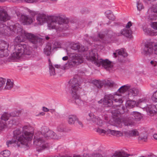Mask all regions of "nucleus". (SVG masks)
Returning a JSON list of instances; mask_svg holds the SVG:
<instances>
[{
	"label": "nucleus",
	"mask_w": 157,
	"mask_h": 157,
	"mask_svg": "<svg viewBox=\"0 0 157 157\" xmlns=\"http://www.w3.org/2000/svg\"><path fill=\"white\" fill-rule=\"evenodd\" d=\"M76 121L78 124V125H79V126L81 127H82L83 125L82 122L80 121L78 118H77V119Z\"/></svg>",
	"instance_id": "obj_49"
},
{
	"label": "nucleus",
	"mask_w": 157,
	"mask_h": 157,
	"mask_svg": "<svg viewBox=\"0 0 157 157\" xmlns=\"http://www.w3.org/2000/svg\"><path fill=\"white\" fill-rule=\"evenodd\" d=\"M10 152L9 151L5 150L1 152L0 153V155L3 157H8L10 155Z\"/></svg>",
	"instance_id": "obj_35"
},
{
	"label": "nucleus",
	"mask_w": 157,
	"mask_h": 157,
	"mask_svg": "<svg viewBox=\"0 0 157 157\" xmlns=\"http://www.w3.org/2000/svg\"><path fill=\"white\" fill-rule=\"evenodd\" d=\"M111 112L113 115L117 117H118L120 114L123 113V112H121L119 111L118 109L117 110H112Z\"/></svg>",
	"instance_id": "obj_37"
},
{
	"label": "nucleus",
	"mask_w": 157,
	"mask_h": 157,
	"mask_svg": "<svg viewBox=\"0 0 157 157\" xmlns=\"http://www.w3.org/2000/svg\"><path fill=\"white\" fill-rule=\"evenodd\" d=\"M153 137L155 139L157 140V133L153 134Z\"/></svg>",
	"instance_id": "obj_57"
},
{
	"label": "nucleus",
	"mask_w": 157,
	"mask_h": 157,
	"mask_svg": "<svg viewBox=\"0 0 157 157\" xmlns=\"http://www.w3.org/2000/svg\"><path fill=\"white\" fill-rule=\"evenodd\" d=\"M76 116L74 115H69L68 117V122L70 124H73L77 119Z\"/></svg>",
	"instance_id": "obj_28"
},
{
	"label": "nucleus",
	"mask_w": 157,
	"mask_h": 157,
	"mask_svg": "<svg viewBox=\"0 0 157 157\" xmlns=\"http://www.w3.org/2000/svg\"><path fill=\"white\" fill-rule=\"evenodd\" d=\"M57 130L58 131L60 132H62L63 131V128L61 126V128L60 127H58L57 128Z\"/></svg>",
	"instance_id": "obj_54"
},
{
	"label": "nucleus",
	"mask_w": 157,
	"mask_h": 157,
	"mask_svg": "<svg viewBox=\"0 0 157 157\" xmlns=\"http://www.w3.org/2000/svg\"><path fill=\"white\" fill-rule=\"evenodd\" d=\"M36 20L38 24L41 25L47 22L50 29H55L57 31L66 30L69 27L67 25L68 20L60 16H46L44 14L38 15Z\"/></svg>",
	"instance_id": "obj_2"
},
{
	"label": "nucleus",
	"mask_w": 157,
	"mask_h": 157,
	"mask_svg": "<svg viewBox=\"0 0 157 157\" xmlns=\"http://www.w3.org/2000/svg\"><path fill=\"white\" fill-rule=\"evenodd\" d=\"M9 46V44L3 40L0 44V56L2 57L4 56V52L6 50H8Z\"/></svg>",
	"instance_id": "obj_19"
},
{
	"label": "nucleus",
	"mask_w": 157,
	"mask_h": 157,
	"mask_svg": "<svg viewBox=\"0 0 157 157\" xmlns=\"http://www.w3.org/2000/svg\"><path fill=\"white\" fill-rule=\"evenodd\" d=\"M97 132L98 133L101 134L104 133L105 134L106 132H107V130L105 131L104 129H101L100 128H98L97 129Z\"/></svg>",
	"instance_id": "obj_43"
},
{
	"label": "nucleus",
	"mask_w": 157,
	"mask_h": 157,
	"mask_svg": "<svg viewBox=\"0 0 157 157\" xmlns=\"http://www.w3.org/2000/svg\"><path fill=\"white\" fill-rule=\"evenodd\" d=\"M146 111L148 114L152 116L153 114L157 112V108L154 105H147L146 108Z\"/></svg>",
	"instance_id": "obj_20"
},
{
	"label": "nucleus",
	"mask_w": 157,
	"mask_h": 157,
	"mask_svg": "<svg viewBox=\"0 0 157 157\" xmlns=\"http://www.w3.org/2000/svg\"><path fill=\"white\" fill-rule=\"evenodd\" d=\"M40 116H43L45 115V113L44 112H41L39 113Z\"/></svg>",
	"instance_id": "obj_58"
},
{
	"label": "nucleus",
	"mask_w": 157,
	"mask_h": 157,
	"mask_svg": "<svg viewBox=\"0 0 157 157\" xmlns=\"http://www.w3.org/2000/svg\"><path fill=\"white\" fill-rule=\"evenodd\" d=\"M140 90L136 87H132L130 85V88L128 91V97L129 98H134L139 94Z\"/></svg>",
	"instance_id": "obj_15"
},
{
	"label": "nucleus",
	"mask_w": 157,
	"mask_h": 157,
	"mask_svg": "<svg viewBox=\"0 0 157 157\" xmlns=\"http://www.w3.org/2000/svg\"><path fill=\"white\" fill-rule=\"evenodd\" d=\"M125 135L129 136H137L139 134L138 131L136 129L128 130L124 132Z\"/></svg>",
	"instance_id": "obj_27"
},
{
	"label": "nucleus",
	"mask_w": 157,
	"mask_h": 157,
	"mask_svg": "<svg viewBox=\"0 0 157 157\" xmlns=\"http://www.w3.org/2000/svg\"><path fill=\"white\" fill-rule=\"evenodd\" d=\"M129 155L125 152L116 151L111 157H127Z\"/></svg>",
	"instance_id": "obj_25"
},
{
	"label": "nucleus",
	"mask_w": 157,
	"mask_h": 157,
	"mask_svg": "<svg viewBox=\"0 0 157 157\" xmlns=\"http://www.w3.org/2000/svg\"><path fill=\"white\" fill-rule=\"evenodd\" d=\"M14 41V45L10 47V48L14 49L12 57L16 59H19L23 55H30L31 54V47L25 44H21L17 41Z\"/></svg>",
	"instance_id": "obj_6"
},
{
	"label": "nucleus",
	"mask_w": 157,
	"mask_h": 157,
	"mask_svg": "<svg viewBox=\"0 0 157 157\" xmlns=\"http://www.w3.org/2000/svg\"><path fill=\"white\" fill-rule=\"evenodd\" d=\"M60 66L59 65H58V64H56L55 65V67L57 68H60Z\"/></svg>",
	"instance_id": "obj_59"
},
{
	"label": "nucleus",
	"mask_w": 157,
	"mask_h": 157,
	"mask_svg": "<svg viewBox=\"0 0 157 157\" xmlns=\"http://www.w3.org/2000/svg\"><path fill=\"white\" fill-rule=\"evenodd\" d=\"M68 56H65L64 57H63L62 58V59L64 61L67 60L68 59Z\"/></svg>",
	"instance_id": "obj_56"
},
{
	"label": "nucleus",
	"mask_w": 157,
	"mask_h": 157,
	"mask_svg": "<svg viewBox=\"0 0 157 157\" xmlns=\"http://www.w3.org/2000/svg\"><path fill=\"white\" fill-rule=\"evenodd\" d=\"M69 86L72 91L71 95L73 99L75 100V102L78 105L83 106L86 105V102L79 99V90L81 88L78 79L75 77L71 79L68 82Z\"/></svg>",
	"instance_id": "obj_7"
},
{
	"label": "nucleus",
	"mask_w": 157,
	"mask_h": 157,
	"mask_svg": "<svg viewBox=\"0 0 157 157\" xmlns=\"http://www.w3.org/2000/svg\"><path fill=\"white\" fill-rule=\"evenodd\" d=\"M45 39H46V40L49 39L50 38L49 37H48V36H45Z\"/></svg>",
	"instance_id": "obj_63"
},
{
	"label": "nucleus",
	"mask_w": 157,
	"mask_h": 157,
	"mask_svg": "<svg viewBox=\"0 0 157 157\" xmlns=\"http://www.w3.org/2000/svg\"><path fill=\"white\" fill-rule=\"evenodd\" d=\"M149 157H156L155 155H149Z\"/></svg>",
	"instance_id": "obj_62"
},
{
	"label": "nucleus",
	"mask_w": 157,
	"mask_h": 157,
	"mask_svg": "<svg viewBox=\"0 0 157 157\" xmlns=\"http://www.w3.org/2000/svg\"><path fill=\"white\" fill-rule=\"evenodd\" d=\"M132 25V23L131 21H129L125 27L127 29L129 28Z\"/></svg>",
	"instance_id": "obj_47"
},
{
	"label": "nucleus",
	"mask_w": 157,
	"mask_h": 157,
	"mask_svg": "<svg viewBox=\"0 0 157 157\" xmlns=\"http://www.w3.org/2000/svg\"><path fill=\"white\" fill-rule=\"evenodd\" d=\"M107 17L110 20H113L115 19V17L113 13L107 16Z\"/></svg>",
	"instance_id": "obj_45"
},
{
	"label": "nucleus",
	"mask_w": 157,
	"mask_h": 157,
	"mask_svg": "<svg viewBox=\"0 0 157 157\" xmlns=\"http://www.w3.org/2000/svg\"><path fill=\"white\" fill-rule=\"evenodd\" d=\"M130 88V85L128 84L124 85L121 86L117 91L113 94H110L106 95L105 97V101L104 104L107 106H112L113 103L118 104L117 105L119 106L123 102L122 96L121 94H124Z\"/></svg>",
	"instance_id": "obj_4"
},
{
	"label": "nucleus",
	"mask_w": 157,
	"mask_h": 157,
	"mask_svg": "<svg viewBox=\"0 0 157 157\" xmlns=\"http://www.w3.org/2000/svg\"><path fill=\"white\" fill-rule=\"evenodd\" d=\"M21 132L22 131L21 129L20 128L17 129L14 131L13 132V138H14V139H16L17 140L19 137L21 136V135H20L21 133Z\"/></svg>",
	"instance_id": "obj_29"
},
{
	"label": "nucleus",
	"mask_w": 157,
	"mask_h": 157,
	"mask_svg": "<svg viewBox=\"0 0 157 157\" xmlns=\"http://www.w3.org/2000/svg\"><path fill=\"white\" fill-rule=\"evenodd\" d=\"M106 42H110V43H115L117 45H118L121 43L120 40H105Z\"/></svg>",
	"instance_id": "obj_38"
},
{
	"label": "nucleus",
	"mask_w": 157,
	"mask_h": 157,
	"mask_svg": "<svg viewBox=\"0 0 157 157\" xmlns=\"http://www.w3.org/2000/svg\"><path fill=\"white\" fill-rule=\"evenodd\" d=\"M21 19L25 25H29L33 22V18L26 15H22Z\"/></svg>",
	"instance_id": "obj_22"
},
{
	"label": "nucleus",
	"mask_w": 157,
	"mask_h": 157,
	"mask_svg": "<svg viewBox=\"0 0 157 157\" xmlns=\"http://www.w3.org/2000/svg\"><path fill=\"white\" fill-rule=\"evenodd\" d=\"M19 121L18 119H17L15 118H13L10 120L9 121L8 126L9 127H11L13 125H17Z\"/></svg>",
	"instance_id": "obj_31"
},
{
	"label": "nucleus",
	"mask_w": 157,
	"mask_h": 157,
	"mask_svg": "<svg viewBox=\"0 0 157 157\" xmlns=\"http://www.w3.org/2000/svg\"><path fill=\"white\" fill-rule=\"evenodd\" d=\"M83 61V59L81 56L76 54L75 57L71 60H69L63 66L64 69H68L78 65Z\"/></svg>",
	"instance_id": "obj_11"
},
{
	"label": "nucleus",
	"mask_w": 157,
	"mask_h": 157,
	"mask_svg": "<svg viewBox=\"0 0 157 157\" xmlns=\"http://www.w3.org/2000/svg\"><path fill=\"white\" fill-rule=\"evenodd\" d=\"M107 132L109 134H110L112 135L117 137L123 135L121 131L110 129L107 130Z\"/></svg>",
	"instance_id": "obj_26"
},
{
	"label": "nucleus",
	"mask_w": 157,
	"mask_h": 157,
	"mask_svg": "<svg viewBox=\"0 0 157 157\" xmlns=\"http://www.w3.org/2000/svg\"><path fill=\"white\" fill-rule=\"evenodd\" d=\"M73 157H83L82 156H81V155H74Z\"/></svg>",
	"instance_id": "obj_60"
},
{
	"label": "nucleus",
	"mask_w": 157,
	"mask_h": 157,
	"mask_svg": "<svg viewBox=\"0 0 157 157\" xmlns=\"http://www.w3.org/2000/svg\"><path fill=\"white\" fill-rule=\"evenodd\" d=\"M10 16L4 10H0V34L2 35L11 36L17 34L18 35L15 39H44L41 35H36L32 33L24 31L18 24H14L10 21L6 23L10 20Z\"/></svg>",
	"instance_id": "obj_1"
},
{
	"label": "nucleus",
	"mask_w": 157,
	"mask_h": 157,
	"mask_svg": "<svg viewBox=\"0 0 157 157\" xmlns=\"http://www.w3.org/2000/svg\"><path fill=\"white\" fill-rule=\"evenodd\" d=\"M108 94H107V95ZM107 95H105L104 97V99H101L100 100L98 101V103H99V104H101V103H103V105H104V106H105V107H111V106H113V107H114V104H113L114 105H112V106H107L105 104H104V102L105 101V96Z\"/></svg>",
	"instance_id": "obj_41"
},
{
	"label": "nucleus",
	"mask_w": 157,
	"mask_h": 157,
	"mask_svg": "<svg viewBox=\"0 0 157 157\" xmlns=\"http://www.w3.org/2000/svg\"><path fill=\"white\" fill-rule=\"evenodd\" d=\"M117 53L119 55L118 60L121 62H122L124 58L127 56V54L124 48H122L116 50V52L113 53L114 57H117Z\"/></svg>",
	"instance_id": "obj_14"
},
{
	"label": "nucleus",
	"mask_w": 157,
	"mask_h": 157,
	"mask_svg": "<svg viewBox=\"0 0 157 157\" xmlns=\"http://www.w3.org/2000/svg\"><path fill=\"white\" fill-rule=\"evenodd\" d=\"M147 137L146 135H145L144 136H140L139 137V140H142L144 141H145L147 139Z\"/></svg>",
	"instance_id": "obj_44"
},
{
	"label": "nucleus",
	"mask_w": 157,
	"mask_h": 157,
	"mask_svg": "<svg viewBox=\"0 0 157 157\" xmlns=\"http://www.w3.org/2000/svg\"><path fill=\"white\" fill-rule=\"evenodd\" d=\"M21 112V111L20 110H18L11 113L4 112L2 114L0 118V132L7 127L6 121L9 120L10 117L11 116L13 117L18 116Z\"/></svg>",
	"instance_id": "obj_10"
},
{
	"label": "nucleus",
	"mask_w": 157,
	"mask_h": 157,
	"mask_svg": "<svg viewBox=\"0 0 157 157\" xmlns=\"http://www.w3.org/2000/svg\"><path fill=\"white\" fill-rule=\"evenodd\" d=\"M29 12L30 13L31 15L33 16H34L36 14V12L30 10L29 11Z\"/></svg>",
	"instance_id": "obj_52"
},
{
	"label": "nucleus",
	"mask_w": 157,
	"mask_h": 157,
	"mask_svg": "<svg viewBox=\"0 0 157 157\" xmlns=\"http://www.w3.org/2000/svg\"><path fill=\"white\" fill-rule=\"evenodd\" d=\"M132 120L128 119V120H122L119 118H113V122L112 123H110L112 125L116 126L117 127H121L122 124L126 126L132 125H133V120H136V121L140 120L142 118V116L140 113L138 112L133 111L131 113Z\"/></svg>",
	"instance_id": "obj_8"
},
{
	"label": "nucleus",
	"mask_w": 157,
	"mask_h": 157,
	"mask_svg": "<svg viewBox=\"0 0 157 157\" xmlns=\"http://www.w3.org/2000/svg\"><path fill=\"white\" fill-rule=\"evenodd\" d=\"M13 86V83L10 79H8L6 83V86L5 88L6 89H10Z\"/></svg>",
	"instance_id": "obj_32"
},
{
	"label": "nucleus",
	"mask_w": 157,
	"mask_h": 157,
	"mask_svg": "<svg viewBox=\"0 0 157 157\" xmlns=\"http://www.w3.org/2000/svg\"><path fill=\"white\" fill-rule=\"evenodd\" d=\"M121 34L126 37L131 38L132 37V31L130 30L124 28L120 31Z\"/></svg>",
	"instance_id": "obj_23"
},
{
	"label": "nucleus",
	"mask_w": 157,
	"mask_h": 157,
	"mask_svg": "<svg viewBox=\"0 0 157 157\" xmlns=\"http://www.w3.org/2000/svg\"><path fill=\"white\" fill-rule=\"evenodd\" d=\"M70 47L72 49L78 50L79 52H83L87 50V48H85L79 43H72L71 44Z\"/></svg>",
	"instance_id": "obj_17"
},
{
	"label": "nucleus",
	"mask_w": 157,
	"mask_h": 157,
	"mask_svg": "<svg viewBox=\"0 0 157 157\" xmlns=\"http://www.w3.org/2000/svg\"><path fill=\"white\" fill-rule=\"evenodd\" d=\"M93 83L97 87L100 88L104 84V81L95 80L93 81Z\"/></svg>",
	"instance_id": "obj_30"
},
{
	"label": "nucleus",
	"mask_w": 157,
	"mask_h": 157,
	"mask_svg": "<svg viewBox=\"0 0 157 157\" xmlns=\"http://www.w3.org/2000/svg\"><path fill=\"white\" fill-rule=\"evenodd\" d=\"M33 128L29 124H26L22 128V133L19 137V143L27 146L32 139L34 135Z\"/></svg>",
	"instance_id": "obj_9"
},
{
	"label": "nucleus",
	"mask_w": 157,
	"mask_h": 157,
	"mask_svg": "<svg viewBox=\"0 0 157 157\" xmlns=\"http://www.w3.org/2000/svg\"><path fill=\"white\" fill-rule=\"evenodd\" d=\"M146 1V2H153L154 1H155V0H145Z\"/></svg>",
	"instance_id": "obj_64"
},
{
	"label": "nucleus",
	"mask_w": 157,
	"mask_h": 157,
	"mask_svg": "<svg viewBox=\"0 0 157 157\" xmlns=\"http://www.w3.org/2000/svg\"><path fill=\"white\" fill-rule=\"evenodd\" d=\"M49 109H48L45 107H42V110L43 111L45 112H48L49 111Z\"/></svg>",
	"instance_id": "obj_51"
},
{
	"label": "nucleus",
	"mask_w": 157,
	"mask_h": 157,
	"mask_svg": "<svg viewBox=\"0 0 157 157\" xmlns=\"http://www.w3.org/2000/svg\"><path fill=\"white\" fill-rule=\"evenodd\" d=\"M147 100L145 98L139 99L137 101V106H139L142 103H145Z\"/></svg>",
	"instance_id": "obj_34"
},
{
	"label": "nucleus",
	"mask_w": 157,
	"mask_h": 157,
	"mask_svg": "<svg viewBox=\"0 0 157 157\" xmlns=\"http://www.w3.org/2000/svg\"><path fill=\"white\" fill-rule=\"evenodd\" d=\"M112 13V11L110 10H107L105 12V14L106 17L107 16L109 15Z\"/></svg>",
	"instance_id": "obj_48"
},
{
	"label": "nucleus",
	"mask_w": 157,
	"mask_h": 157,
	"mask_svg": "<svg viewBox=\"0 0 157 157\" xmlns=\"http://www.w3.org/2000/svg\"><path fill=\"white\" fill-rule=\"evenodd\" d=\"M19 137L17 140L16 139H14V138H13V137L12 140L7 141L6 143L7 146L9 147L13 145L14 146H16L17 145L18 147H20L22 145H25L23 143H19Z\"/></svg>",
	"instance_id": "obj_18"
},
{
	"label": "nucleus",
	"mask_w": 157,
	"mask_h": 157,
	"mask_svg": "<svg viewBox=\"0 0 157 157\" xmlns=\"http://www.w3.org/2000/svg\"><path fill=\"white\" fill-rule=\"evenodd\" d=\"M86 118L87 120L93 121L100 126L102 124V121L100 118L95 117L92 113H89Z\"/></svg>",
	"instance_id": "obj_16"
},
{
	"label": "nucleus",
	"mask_w": 157,
	"mask_h": 157,
	"mask_svg": "<svg viewBox=\"0 0 157 157\" xmlns=\"http://www.w3.org/2000/svg\"><path fill=\"white\" fill-rule=\"evenodd\" d=\"M53 68L54 69H49L50 74L51 75H54L55 74V70L54 68L53 67Z\"/></svg>",
	"instance_id": "obj_46"
},
{
	"label": "nucleus",
	"mask_w": 157,
	"mask_h": 157,
	"mask_svg": "<svg viewBox=\"0 0 157 157\" xmlns=\"http://www.w3.org/2000/svg\"><path fill=\"white\" fill-rule=\"evenodd\" d=\"M151 64L154 66H155L157 65V63L155 61H151L150 62Z\"/></svg>",
	"instance_id": "obj_53"
},
{
	"label": "nucleus",
	"mask_w": 157,
	"mask_h": 157,
	"mask_svg": "<svg viewBox=\"0 0 157 157\" xmlns=\"http://www.w3.org/2000/svg\"><path fill=\"white\" fill-rule=\"evenodd\" d=\"M86 58L91 61L98 67L102 66L106 70L111 71L113 67L112 62L108 59H98V55L96 52V50L94 49L89 53V56H86Z\"/></svg>",
	"instance_id": "obj_5"
},
{
	"label": "nucleus",
	"mask_w": 157,
	"mask_h": 157,
	"mask_svg": "<svg viewBox=\"0 0 157 157\" xmlns=\"http://www.w3.org/2000/svg\"><path fill=\"white\" fill-rule=\"evenodd\" d=\"M151 100L153 102L157 103V90L153 93Z\"/></svg>",
	"instance_id": "obj_36"
},
{
	"label": "nucleus",
	"mask_w": 157,
	"mask_h": 157,
	"mask_svg": "<svg viewBox=\"0 0 157 157\" xmlns=\"http://www.w3.org/2000/svg\"><path fill=\"white\" fill-rule=\"evenodd\" d=\"M43 136L47 139H58L57 136L52 131L49 130L48 128L46 126L42 127L41 128V132H38L36 133L34 136L33 140L34 144L38 146L37 147V150L38 151L44 149L47 146V145L45 144L44 140L43 138Z\"/></svg>",
	"instance_id": "obj_3"
},
{
	"label": "nucleus",
	"mask_w": 157,
	"mask_h": 157,
	"mask_svg": "<svg viewBox=\"0 0 157 157\" xmlns=\"http://www.w3.org/2000/svg\"><path fill=\"white\" fill-rule=\"evenodd\" d=\"M144 6L143 5L139 2H137V8L138 10L140 11L144 8Z\"/></svg>",
	"instance_id": "obj_40"
},
{
	"label": "nucleus",
	"mask_w": 157,
	"mask_h": 157,
	"mask_svg": "<svg viewBox=\"0 0 157 157\" xmlns=\"http://www.w3.org/2000/svg\"><path fill=\"white\" fill-rule=\"evenodd\" d=\"M32 41H31V42L32 43H33V44H35V42L37 41V40H31Z\"/></svg>",
	"instance_id": "obj_61"
},
{
	"label": "nucleus",
	"mask_w": 157,
	"mask_h": 157,
	"mask_svg": "<svg viewBox=\"0 0 157 157\" xmlns=\"http://www.w3.org/2000/svg\"><path fill=\"white\" fill-rule=\"evenodd\" d=\"M48 62H49V68L52 69H54L53 68V66L52 65L50 59H48Z\"/></svg>",
	"instance_id": "obj_50"
},
{
	"label": "nucleus",
	"mask_w": 157,
	"mask_h": 157,
	"mask_svg": "<svg viewBox=\"0 0 157 157\" xmlns=\"http://www.w3.org/2000/svg\"><path fill=\"white\" fill-rule=\"evenodd\" d=\"M106 33L105 32H100L98 34V37L100 39H102L105 37ZM113 35V33L111 30L109 31L107 33H106V36H108L107 38H111V36ZM106 38V36L105 38Z\"/></svg>",
	"instance_id": "obj_21"
},
{
	"label": "nucleus",
	"mask_w": 157,
	"mask_h": 157,
	"mask_svg": "<svg viewBox=\"0 0 157 157\" xmlns=\"http://www.w3.org/2000/svg\"><path fill=\"white\" fill-rule=\"evenodd\" d=\"M85 157H102L101 155L98 154H93L92 155H89L88 154H86Z\"/></svg>",
	"instance_id": "obj_39"
},
{
	"label": "nucleus",
	"mask_w": 157,
	"mask_h": 157,
	"mask_svg": "<svg viewBox=\"0 0 157 157\" xmlns=\"http://www.w3.org/2000/svg\"><path fill=\"white\" fill-rule=\"evenodd\" d=\"M52 113H53L55 112V110L54 109H49V111Z\"/></svg>",
	"instance_id": "obj_55"
},
{
	"label": "nucleus",
	"mask_w": 157,
	"mask_h": 157,
	"mask_svg": "<svg viewBox=\"0 0 157 157\" xmlns=\"http://www.w3.org/2000/svg\"><path fill=\"white\" fill-rule=\"evenodd\" d=\"M6 81L5 79L2 78H0V88L4 85Z\"/></svg>",
	"instance_id": "obj_42"
},
{
	"label": "nucleus",
	"mask_w": 157,
	"mask_h": 157,
	"mask_svg": "<svg viewBox=\"0 0 157 157\" xmlns=\"http://www.w3.org/2000/svg\"><path fill=\"white\" fill-rule=\"evenodd\" d=\"M105 86L109 87H113L115 85V83L112 81L107 80L104 81Z\"/></svg>",
	"instance_id": "obj_33"
},
{
	"label": "nucleus",
	"mask_w": 157,
	"mask_h": 157,
	"mask_svg": "<svg viewBox=\"0 0 157 157\" xmlns=\"http://www.w3.org/2000/svg\"><path fill=\"white\" fill-rule=\"evenodd\" d=\"M154 8L153 12L157 13L154 14L153 16L154 17L152 18H151V19L157 20V5ZM151 26L152 28L156 30H151V29L147 28L145 29L146 32L148 35L151 36H156L157 35V22H152L151 24Z\"/></svg>",
	"instance_id": "obj_12"
},
{
	"label": "nucleus",
	"mask_w": 157,
	"mask_h": 157,
	"mask_svg": "<svg viewBox=\"0 0 157 157\" xmlns=\"http://www.w3.org/2000/svg\"><path fill=\"white\" fill-rule=\"evenodd\" d=\"M125 105L127 108H132L136 106H137V102L134 100H129L126 101Z\"/></svg>",
	"instance_id": "obj_24"
},
{
	"label": "nucleus",
	"mask_w": 157,
	"mask_h": 157,
	"mask_svg": "<svg viewBox=\"0 0 157 157\" xmlns=\"http://www.w3.org/2000/svg\"><path fill=\"white\" fill-rule=\"evenodd\" d=\"M61 47V43L57 41L53 42L52 44L51 43H48L44 49V52L46 55L49 56L52 49L53 50L55 48H60Z\"/></svg>",
	"instance_id": "obj_13"
}]
</instances>
